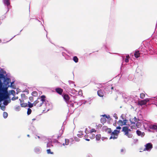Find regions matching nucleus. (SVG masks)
<instances>
[{"instance_id": "obj_2", "label": "nucleus", "mask_w": 157, "mask_h": 157, "mask_svg": "<svg viewBox=\"0 0 157 157\" xmlns=\"http://www.w3.org/2000/svg\"><path fill=\"white\" fill-rule=\"evenodd\" d=\"M45 96L42 95L40 98H38L34 101L35 106H36L37 107L41 106L42 104H44V102L45 101Z\"/></svg>"}, {"instance_id": "obj_31", "label": "nucleus", "mask_w": 157, "mask_h": 157, "mask_svg": "<svg viewBox=\"0 0 157 157\" xmlns=\"http://www.w3.org/2000/svg\"><path fill=\"white\" fill-rule=\"evenodd\" d=\"M8 116V114L7 113L5 112H4L3 113V116L4 118H6Z\"/></svg>"}, {"instance_id": "obj_48", "label": "nucleus", "mask_w": 157, "mask_h": 157, "mask_svg": "<svg viewBox=\"0 0 157 157\" xmlns=\"http://www.w3.org/2000/svg\"><path fill=\"white\" fill-rule=\"evenodd\" d=\"M124 150L123 149H122L121 150V152H124Z\"/></svg>"}, {"instance_id": "obj_54", "label": "nucleus", "mask_w": 157, "mask_h": 157, "mask_svg": "<svg viewBox=\"0 0 157 157\" xmlns=\"http://www.w3.org/2000/svg\"><path fill=\"white\" fill-rule=\"evenodd\" d=\"M157 26V23H156V26H155V27L156 28Z\"/></svg>"}, {"instance_id": "obj_4", "label": "nucleus", "mask_w": 157, "mask_h": 157, "mask_svg": "<svg viewBox=\"0 0 157 157\" xmlns=\"http://www.w3.org/2000/svg\"><path fill=\"white\" fill-rule=\"evenodd\" d=\"M101 116H102V117L101 118L100 121L101 123L103 124L106 123L107 119L109 121L111 119V118L109 115H107L105 114H104L102 115Z\"/></svg>"}, {"instance_id": "obj_7", "label": "nucleus", "mask_w": 157, "mask_h": 157, "mask_svg": "<svg viewBox=\"0 0 157 157\" xmlns=\"http://www.w3.org/2000/svg\"><path fill=\"white\" fill-rule=\"evenodd\" d=\"M62 97L63 98V99L65 102L67 104L70 101V97L69 96L66 94H63L62 95Z\"/></svg>"}, {"instance_id": "obj_3", "label": "nucleus", "mask_w": 157, "mask_h": 157, "mask_svg": "<svg viewBox=\"0 0 157 157\" xmlns=\"http://www.w3.org/2000/svg\"><path fill=\"white\" fill-rule=\"evenodd\" d=\"M139 120L138 118H136L135 117L134 118H130V124H132V125L130 126V128H132V127L135 126V125L137 127V128H139V126L141 124L138 122Z\"/></svg>"}, {"instance_id": "obj_62", "label": "nucleus", "mask_w": 157, "mask_h": 157, "mask_svg": "<svg viewBox=\"0 0 157 157\" xmlns=\"http://www.w3.org/2000/svg\"><path fill=\"white\" fill-rule=\"evenodd\" d=\"M47 34L46 35V36L47 37Z\"/></svg>"}, {"instance_id": "obj_57", "label": "nucleus", "mask_w": 157, "mask_h": 157, "mask_svg": "<svg viewBox=\"0 0 157 157\" xmlns=\"http://www.w3.org/2000/svg\"><path fill=\"white\" fill-rule=\"evenodd\" d=\"M153 129H157V128H153Z\"/></svg>"}, {"instance_id": "obj_47", "label": "nucleus", "mask_w": 157, "mask_h": 157, "mask_svg": "<svg viewBox=\"0 0 157 157\" xmlns=\"http://www.w3.org/2000/svg\"><path fill=\"white\" fill-rule=\"evenodd\" d=\"M16 36V35H15L13 37H12V38H11L10 39V40L9 41H6V42H3V43H7L9 41H10V40H11L14 37H15V36Z\"/></svg>"}, {"instance_id": "obj_23", "label": "nucleus", "mask_w": 157, "mask_h": 157, "mask_svg": "<svg viewBox=\"0 0 157 157\" xmlns=\"http://www.w3.org/2000/svg\"><path fill=\"white\" fill-rule=\"evenodd\" d=\"M89 134V136H90V138L91 139H93L95 138V135L94 134H93L92 133H90Z\"/></svg>"}, {"instance_id": "obj_24", "label": "nucleus", "mask_w": 157, "mask_h": 157, "mask_svg": "<svg viewBox=\"0 0 157 157\" xmlns=\"http://www.w3.org/2000/svg\"><path fill=\"white\" fill-rule=\"evenodd\" d=\"M68 82L72 87H73L75 86V84L73 82L71 81H69Z\"/></svg>"}, {"instance_id": "obj_33", "label": "nucleus", "mask_w": 157, "mask_h": 157, "mask_svg": "<svg viewBox=\"0 0 157 157\" xmlns=\"http://www.w3.org/2000/svg\"><path fill=\"white\" fill-rule=\"evenodd\" d=\"M20 107L19 106H16L15 107L14 109L16 111H19L20 109Z\"/></svg>"}, {"instance_id": "obj_42", "label": "nucleus", "mask_w": 157, "mask_h": 157, "mask_svg": "<svg viewBox=\"0 0 157 157\" xmlns=\"http://www.w3.org/2000/svg\"><path fill=\"white\" fill-rule=\"evenodd\" d=\"M29 99L30 101H33V97H30Z\"/></svg>"}, {"instance_id": "obj_25", "label": "nucleus", "mask_w": 157, "mask_h": 157, "mask_svg": "<svg viewBox=\"0 0 157 157\" xmlns=\"http://www.w3.org/2000/svg\"><path fill=\"white\" fill-rule=\"evenodd\" d=\"M111 89V90H112L113 89V87H112L111 85H109L108 86H107L106 87V88L105 89L106 90H110Z\"/></svg>"}, {"instance_id": "obj_56", "label": "nucleus", "mask_w": 157, "mask_h": 157, "mask_svg": "<svg viewBox=\"0 0 157 157\" xmlns=\"http://www.w3.org/2000/svg\"><path fill=\"white\" fill-rule=\"evenodd\" d=\"M2 42V40L0 39V43Z\"/></svg>"}, {"instance_id": "obj_40", "label": "nucleus", "mask_w": 157, "mask_h": 157, "mask_svg": "<svg viewBox=\"0 0 157 157\" xmlns=\"http://www.w3.org/2000/svg\"><path fill=\"white\" fill-rule=\"evenodd\" d=\"M18 97H13L11 98V99L13 101H14L16 99H18Z\"/></svg>"}, {"instance_id": "obj_14", "label": "nucleus", "mask_w": 157, "mask_h": 157, "mask_svg": "<svg viewBox=\"0 0 157 157\" xmlns=\"http://www.w3.org/2000/svg\"><path fill=\"white\" fill-rule=\"evenodd\" d=\"M98 95L100 97H102L104 95V92L103 91L101 90H98L97 92Z\"/></svg>"}, {"instance_id": "obj_58", "label": "nucleus", "mask_w": 157, "mask_h": 157, "mask_svg": "<svg viewBox=\"0 0 157 157\" xmlns=\"http://www.w3.org/2000/svg\"><path fill=\"white\" fill-rule=\"evenodd\" d=\"M117 129H121V128H117Z\"/></svg>"}, {"instance_id": "obj_51", "label": "nucleus", "mask_w": 157, "mask_h": 157, "mask_svg": "<svg viewBox=\"0 0 157 157\" xmlns=\"http://www.w3.org/2000/svg\"><path fill=\"white\" fill-rule=\"evenodd\" d=\"M36 118H33L32 119V120L34 121V120H36Z\"/></svg>"}, {"instance_id": "obj_13", "label": "nucleus", "mask_w": 157, "mask_h": 157, "mask_svg": "<svg viewBox=\"0 0 157 157\" xmlns=\"http://www.w3.org/2000/svg\"><path fill=\"white\" fill-rule=\"evenodd\" d=\"M149 53L151 55L154 54L155 53L156 51L152 47L149 48Z\"/></svg>"}, {"instance_id": "obj_21", "label": "nucleus", "mask_w": 157, "mask_h": 157, "mask_svg": "<svg viewBox=\"0 0 157 157\" xmlns=\"http://www.w3.org/2000/svg\"><path fill=\"white\" fill-rule=\"evenodd\" d=\"M93 125H92V127H97L98 128H101L102 127V125L101 124H99L98 126L97 124L94 123L92 124Z\"/></svg>"}, {"instance_id": "obj_32", "label": "nucleus", "mask_w": 157, "mask_h": 157, "mask_svg": "<svg viewBox=\"0 0 157 157\" xmlns=\"http://www.w3.org/2000/svg\"><path fill=\"white\" fill-rule=\"evenodd\" d=\"M46 151L48 154H54V153L53 152H52L51 151L50 149H47Z\"/></svg>"}, {"instance_id": "obj_35", "label": "nucleus", "mask_w": 157, "mask_h": 157, "mask_svg": "<svg viewBox=\"0 0 157 157\" xmlns=\"http://www.w3.org/2000/svg\"><path fill=\"white\" fill-rule=\"evenodd\" d=\"M145 97V94L144 93H141L140 94V98L141 99H144Z\"/></svg>"}, {"instance_id": "obj_26", "label": "nucleus", "mask_w": 157, "mask_h": 157, "mask_svg": "<svg viewBox=\"0 0 157 157\" xmlns=\"http://www.w3.org/2000/svg\"><path fill=\"white\" fill-rule=\"evenodd\" d=\"M32 95L34 97H36L38 95V93L36 91H34L32 92Z\"/></svg>"}, {"instance_id": "obj_53", "label": "nucleus", "mask_w": 157, "mask_h": 157, "mask_svg": "<svg viewBox=\"0 0 157 157\" xmlns=\"http://www.w3.org/2000/svg\"><path fill=\"white\" fill-rule=\"evenodd\" d=\"M37 137L38 138V139H40V137L39 136H37Z\"/></svg>"}, {"instance_id": "obj_15", "label": "nucleus", "mask_w": 157, "mask_h": 157, "mask_svg": "<svg viewBox=\"0 0 157 157\" xmlns=\"http://www.w3.org/2000/svg\"><path fill=\"white\" fill-rule=\"evenodd\" d=\"M136 133L139 136H141V137H143L145 135L144 132H142L138 130H137Z\"/></svg>"}, {"instance_id": "obj_52", "label": "nucleus", "mask_w": 157, "mask_h": 157, "mask_svg": "<svg viewBox=\"0 0 157 157\" xmlns=\"http://www.w3.org/2000/svg\"><path fill=\"white\" fill-rule=\"evenodd\" d=\"M27 136H28V137H29V136H30L29 135V134L27 135Z\"/></svg>"}, {"instance_id": "obj_17", "label": "nucleus", "mask_w": 157, "mask_h": 157, "mask_svg": "<svg viewBox=\"0 0 157 157\" xmlns=\"http://www.w3.org/2000/svg\"><path fill=\"white\" fill-rule=\"evenodd\" d=\"M19 100L20 101V105L21 107H26L27 106H28V104L26 103H22L21 102H22L21 100L20 99H19Z\"/></svg>"}, {"instance_id": "obj_8", "label": "nucleus", "mask_w": 157, "mask_h": 157, "mask_svg": "<svg viewBox=\"0 0 157 157\" xmlns=\"http://www.w3.org/2000/svg\"><path fill=\"white\" fill-rule=\"evenodd\" d=\"M145 146V147L143 150L144 151H148L150 150L153 147L151 143L146 144Z\"/></svg>"}, {"instance_id": "obj_1", "label": "nucleus", "mask_w": 157, "mask_h": 157, "mask_svg": "<svg viewBox=\"0 0 157 157\" xmlns=\"http://www.w3.org/2000/svg\"><path fill=\"white\" fill-rule=\"evenodd\" d=\"M121 117L123 120H119L117 123H116L113 124V125L116 126V128H121V126H122L125 125H126V126L123 127V128H128L129 127L130 124L128 123V120L126 119H124L123 118L122 115L121 116Z\"/></svg>"}, {"instance_id": "obj_10", "label": "nucleus", "mask_w": 157, "mask_h": 157, "mask_svg": "<svg viewBox=\"0 0 157 157\" xmlns=\"http://www.w3.org/2000/svg\"><path fill=\"white\" fill-rule=\"evenodd\" d=\"M143 126L144 128H155V126L154 125H151V124L150 123H149L147 124L144 123L143 124ZM156 126V128H157V126Z\"/></svg>"}, {"instance_id": "obj_59", "label": "nucleus", "mask_w": 157, "mask_h": 157, "mask_svg": "<svg viewBox=\"0 0 157 157\" xmlns=\"http://www.w3.org/2000/svg\"><path fill=\"white\" fill-rule=\"evenodd\" d=\"M125 56H124V57H123V59H124V58H125Z\"/></svg>"}, {"instance_id": "obj_18", "label": "nucleus", "mask_w": 157, "mask_h": 157, "mask_svg": "<svg viewBox=\"0 0 157 157\" xmlns=\"http://www.w3.org/2000/svg\"><path fill=\"white\" fill-rule=\"evenodd\" d=\"M119 132V130H115L113 132H112L111 133V135H114L115 136L118 135V134Z\"/></svg>"}, {"instance_id": "obj_49", "label": "nucleus", "mask_w": 157, "mask_h": 157, "mask_svg": "<svg viewBox=\"0 0 157 157\" xmlns=\"http://www.w3.org/2000/svg\"><path fill=\"white\" fill-rule=\"evenodd\" d=\"M86 140L87 141H89L90 140L88 139H86Z\"/></svg>"}, {"instance_id": "obj_34", "label": "nucleus", "mask_w": 157, "mask_h": 157, "mask_svg": "<svg viewBox=\"0 0 157 157\" xmlns=\"http://www.w3.org/2000/svg\"><path fill=\"white\" fill-rule=\"evenodd\" d=\"M106 132H107V133L110 134H111V128H107V129L106 130Z\"/></svg>"}, {"instance_id": "obj_60", "label": "nucleus", "mask_w": 157, "mask_h": 157, "mask_svg": "<svg viewBox=\"0 0 157 157\" xmlns=\"http://www.w3.org/2000/svg\"><path fill=\"white\" fill-rule=\"evenodd\" d=\"M12 92H15V91H14V90H12Z\"/></svg>"}, {"instance_id": "obj_6", "label": "nucleus", "mask_w": 157, "mask_h": 157, "mask_svg": "<svg viewBox=\"0 0 157 157\" xmlns=\"http://www.w3.org/2000/svg\"><path fill=\"white\" fill-rule=\"evenodd\" d=\"M150 98H147L144 100L139 101L138 102V104L141 105H145L147 104V102L150 101ZM151 99H152V98H151Z\"/></svg>"}, {"instance_id": "obj_22", "label": "nucleus", "mask_w": 157, "mask_h": 157, "mask_svg": "<svg viewBox=\"0 0 157 157\" xmlns=\"http://www.w3.org/2000/svg\"><path fill=\"white\" fill-rule=\"evenodd\" d=\"M28 106L29 108H32L33 106V105L35 106L34 101L33 103H31L29 101L28 102Z\"/></svg>"}, {"instance_id": "obj_61", "label": "nucleus", "mask_w": 157, "mask_h": 157, "mask_svg": "<svg viewBox=\"0 0 157 157\" xmlns=\"http://www.w3.org/2000/svg\"><path fill=\"white\" fill-rule=\"evenodd\" d=\"M22 95H25V94H23L22 95H21V96H22Z\"/></svg>"}, {"instance_id": "obj_11", "label": "nucleus", "mask_w": 157, "mask_h": 157, "mask_svg": "<svg viewBox=\"0 0 157 157\" xmlns=\"http://www.w3.org/2000/svg\"><path fill=\"white\" fill-rule=\"evenodd\" d=\"M44 104L45 105L46 108L48 110H49L51 108L52 105H51L46 100H45V101L44 102Z\"/></svg>"}, {"instance_id": "obj_50", "label": "nucleus", "mask_w": 157, "mask_h": 157, "mask_svg": "<svg viewBox=\"0 0 157 157\" xmlns=\"http://www.w3.org/2000/svg\"><path fill=\"white\" fill-rule=\"evenodd\" d=\"M104 47H105V48L106 49V47L105 45L104 46Z\"/></svg>"}, {"instance_id": "obj_43", "label": "nucleus", "mask_w": 157, "mask_h": 157, "mask_svg": "<svg viewBox=\"0 0 157 157\" xmlns=\"http://www.w3.org/2000/svg\"><path fill=\"white\" fill-rule=\"evenodd\" d=\"M64 129V128H63V129L62 128L60 130V135H61L62 134V133H63Z\"/></svg>"}, {"instance_id": "obj_29", "label": "nucleus", "mask_w": 157, "mask_h": 157, "mask_svg": "<svg viewBox=\"0 0 157 157\" xmlns=\"http://www.w3.org/2000/svg\"><path fill=\"white\" fill-rule=\"evenodd\" d=\"M129 55L126 56V58L125 59V62L126 63H128L129 61Z\"/></svg>"}, {"instance_id": "obj_36", "label": "nucleus", "mask_w": 157, "mask_h": 157, "mask_svg": "<svg viewBox=\"0 0 157 157\" xmlns=\"http://www.w3.org/2000/svg\"><path fill=\"white\" fill-rule=\"evenodd\" d=\"M31 109L29 108H28L27 110V114L28 115L30 114L31 113Z\"/></svg>"}, {"instance_id": "obj_44", "label": "nucleus", "mask_w": 157, "mask_h": 157, "mask_svg": "<svg viewBox=\"0 0 157 157\" xmlns=\"http://www.w3.org/2000/svg\"><path fill=\"white\" fill-rule=\"evenodd\" d=\"M47 147H52L53 145L51 144H47Z\"/></svg>"}, {"instance_id": "obj_9", "label": "nucleus", "mask_w": 157, "mask_h": 157, "mask_svg": "<svg viewBox=\"0 0 157 157\" xmlns=\"http://www.w3.org/2000/svg\"><path fill=\"white\" fill-rule=\"evenodd\" d=\"M3 2L4 5L7 6V11H8L9 10V6H10V4L9 0H3Z\"/></svg>"}, {"instance_id": "obj_19", "label": "nucleus", "mask_w": 157, "mask_h": 157, "mask_svg": "<svg viewBox=\"0 0 157 157\" xmlns=\"http://www.w3.org/2000/svg\"><path fill=\"white\" fill-rule=\"evenodd\" d=\"M56 91L60 94H61L63 91V90L60 88H57L56 89Z\"/></svg>"}, {"instance_id": "obj_30", "label": "nucleus", "mask_w": 157, "mask_h": 157, "mask_svg": "<svg viewBox=\"0 0 157 157\" xmlns=\"http://www.w3.org/2000/svg\"><path fill=\"white\" fill-rule=\"evenodd\" d=\"M69 91L71 93L73 94H74L76 93V92H77V91L74 89H71V91L70 90Z\"/></svg>"}, {"instance_id": "obj_20", "label": "nucleus", "mask_w": 157, "mask_h": 157, "mask_svg": "<svg viewBox=\"0 0 157 157\" xmlns=\"http://www.w3.org/2000/svg\"><path fill=\"white\" fill-rule=\"evenodd\" d=\"M139 51H136L134 53V56L136 58H137L139 57L140 56V53L139 52Z\"/></svg>"}, {"instance_id": "obj_41", "label": "nucleus", "mask_w": 157, "mask_h": 157, "mask_svg": "<svg viewBox=\"0 0 157 157\" xmlns=\"http://www.w3.org/2000/svg\"><path fill=\"white\" fill-rule=\"evenodd\" d=\"M113 117H115L116 119H118V117H117V114L115 113L113 115Z\"/></svg>"}, {"instance_id": "obj_27", "label": "nucleus", "mask_w": 157, "mask_h": 157, "mask_svg": "<svg viewBox=\"0 0 157 157\" xmlns=\"http://www.w3.org/2000/svg\"><path fill=\"white\" fill-rule=\"evenodd\" d=\"M96 139L97 140H99L101 138V135L100 134H97L96 136Z\"/></svg>"}, {"instance_id": "obj_16", "label": "nucleus", "mask_w": 157, "mask_h": 157, "mask_svg": "<svg viewBox=\"0 0 157 157\" xmlns=\"http://www.w3.org/2000/svg\"><path fill=\"white\" fill-rule=\"evenodd\" d=\"M96 132V130H95V129L94 128L92 129L91 130H90V132H89L87 130V128L85 130L86 133L87 134H89L90 133H92L93 132Z\"/></svg>"}, {"instance_id": "obj_37", "label": "nucleus", "mask_w": 157, "mask_h": 157, "mask_svg": "<svg viewBox=\"0 0 157 157\" xmlns=\"http://www.w3.org/2000/svg\"><path fill=\"white\" fill-rule=\"evenodd\" d=\"M69 143V140L68 139H65V144L66 145H68Z\"/></svg>"}, {"instance_id": "obj_39", "label": "nucleus", "mask_w": 157, "mask_h": 157, "mask_svg": "<svg viewBox=\"0 0 157 157\" xmlns=\"http://www.w3.org/2000/svg\"><path fill=\"white\" fill-rule=\"evenodd\" d=\"M140 51H142L143 52H145V51H146V49L143 48L142 49L141 47H140L139 48V50Z\"/></svg>"}, {"instance_id": "obj_63", "label": "nucleus", "mask_w": 157, "mask_h": 157, "mask_svg": "<svg viewBox=\"0 0 157 157\" xmlns=\"http://www.w3.org/2000/svg\"><path fill=\"white\" fill-rule=\"evenodd\" d=\"M152 98H155V97H153Z\"/></svg>"}, {"instance_id": "obj_45", "label": "nucleus", "mask_w": 157, "mask_h": 157, "mask_svg": "<svg viewBox=\"0 0 157 157\" xmlns=\"http://www.w3.org/2000/svg\"><path fill=\"white\" fill-rule=\"evenodd\" d=\"M5 108V107L4 106H2L1 107V109L2 110L4 111Z\"/></svg>"}, {"instance_id": "obj_28", "label": "nucleus", "mask_w": 157, "mask_h": 157, "mask_svg": "<svg viewBox=\"0 0 157 157\" xmlns=\"http://www.w3.org/2000/svg\"><path fill=\"white\" fill-rule=\"evenodd\" d=\"M73 59L75 63H77L78 61V59L76 56H74Z\"/></svg>"}, {"instance_id": "obj_12", "label": "nucleus", "mask_w": 157, "mask_h": 157, "mask_svg": "<svg viewBox=\"0 0 157 157\" xmlns=\"http://www.w3.org/2000/svg\"><path fill=\"white\" fill-rule=\"evenodd\" d=\"M77 104L76 102H72L71 101H70L67 104L68 106L71 107H74V104Z\"/></svg>"}, {"instance_id": "obj_38", "label": "nucleus", "mask_w": 157, "mask_h": 157, "mask_svg": "<svg viewBox=\"0 0 157 157\" xmlns=\"http://www.w3.org/2000/svg\"><path fill=\"white\" fill-rule=\"evenodd\" d=\"M78 132L79 134H78L77 136L79 137H80L83 134V132L80 131H79Z\"/></svg>"}, {"instance_id": "obj_55", "label": "nucleus", "mask_w": 157, "mask_h": 157, "mask_svg": "<svg viewBox=\"0 0 157 157\" xmlns=\"http://www.w3.org/2000/svg\"><path fill=\"white\" fill-rule=\"evenodd\" d=\"M87 137V136H86V135H85V138H86V137Z\"/></svg>"}, {"instance_id": "obj_46", "label": "nucleus", "mask_w": 157, "mask_h": 157, "mask_svg": "<svg viewBox=\"0 0 157 157\" xmlns=\"http://www.w3.org/2000/svg\"><path fill=\"white\" fill-rule=\"evenodd\" d=\"M112 138H113V139H117V137H115V136H114L113 137L112 136H111V137L110 138V139H111Z\"/></svg>"}, {"instance_id": "obj_5", "label": "nucleus", "mask_w": 157, "mask_h": 157, "mask_svg": "<svg viewBox=\"0 0 157 157\" xmlns=\"http://www.w3.org/2000/svg\"><path fill=\"white\" fill-rule=\"evenodd\" d=\"M122 128V131L124 132L125 135H127L129 138L132 137V135L131 133H128V132L131 131L130 129H129L128 128Z\"/></svg>"}]
</instances>
